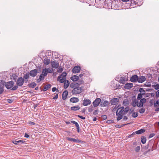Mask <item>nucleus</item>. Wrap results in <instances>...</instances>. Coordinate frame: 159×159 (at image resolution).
I'll return each instance as SVG.
<instances>
[{
	"instance_id": "1",
	"label": "nucleus",
	"mask_w": 159,
	"mask_h": 159,
	"mask_svg": "<svg viewBox=\"0 0 159 159\" xmlns=\"http://www.w3.org/2000/svg\"><path fill=\"white\" fill-rule=\"evenodd\" d=\"M70 87L73 89L71 91V93L73 94H80L82 91V88L78 86L77 84L76 83H71Z\"/></svg>"
},
{
	"instance_id": "2",
	"label": "nucleus",
	"mask_w": 159,
	"mask_h": 159,
	"mask_svg": "<svg viewBox=\"0 0 159 159\" xmlns=\"http://www.w3.org/2000/svg\"><path fill=\"white\" fill-rule=\"evenodd\" d=\"M24 82V80L23 78L19 77L17 80L16 84L19 86L22 85Z\"/></svg>"
},
{
	"instance_id": "3",
	"label": "nucleus",
	"mask_w": 159,
	"mask_h": 159,
	"mask_svg": "<svg viewBox=\"0 0 159 159\" xmlns=\"http://www.w3.org/2000/svg\"><path fill=\"white\" fill-rule=\"evenodd\" d=\"M124 107H122L119 108L117 110L116 112V115H121L124 116Z\"/></svg>"
},
{
	"instance_id": "4",
	"label": "nucleus",
	"mask_w": 159,
	"mask_h": 159,
	"mask_svg": "<svg viewBox=\"0 0 159 159\" xmlns=\"http://www.w3.org/2000/svg\"><path fill=\"white\" fill-rule=\"evenodd\" d=\"M14 84V83L13 81H10L6 83L5 86L7 89H9L13 86Z\"/></svg>"
},
{
	"instance_id": "5",
	"label": "nucleus",
	"mask_w": 159,
	"mask_h": 159,
	"mask_svg": "<svg viewBox=\"0 0 159 159\" xmlns=\"http://www.w3.org/2000/svg\"><path fill=\"white\" fill-rule=\"evenodd\" d=\"M101 103V99L100 98H97L93 102V105L94 107H98Z\"/></svg>"
},
{
	"instance_id": "6",
	"label": "nucleus",
	"mask_w": 159,
	"mask_h": 159,
	"mask_svg": "<svg viewBox=\"0 0 159 159\" xmlns=\"http://www.w3.org/2000/svg\"><path fill=\"white\" fill-rule=\"evenodd\" d=\"M146 102V99L145 98H143L141 99L140 102L138 103L137 105V106L139 107H142L143 106V104L145 103Z\"/></svg>"
},
{
	"instance_id": "7",
	"label": "nucleus",
	"mask_w": 159,
	"mask_h": 159,
	"mask_svg": "<svg viewBox=\"0 0 159 159\" xmlns=\"http://www.w3.org/2000/svg\"><path fill=\"white\" fill-rule=\"evenodd\" d=\"M80 69L81 68L80 66H75L72 70V71L74 73H78L80 71Z\"/></svg>"
},
{
	"instance_id": "8",
	"label": "nucleus",
	"mask_w": 159,
	"mask_h": 159,
	"mask_svg": "<svg viewBox=\"0 0 159 159\" xmlns=\"http://www.w3.org/2000/svg\"><path fill=\"white\" fill-rule=\"evenodd\" d=\"M91 104V101L89 99H87L84 98L83 100V102L82 103L83 105L84 106H87Z\"/></svg>"
},
{
	"instance_id": "9",
	"label": "nucleus",
	"mask_w": 159,
	"mask_h": 159,
	"mask_svg": "<svg viewBox=\"0 0 159 159\" xmlns=\"http://www.w3.org/2000/svg\"><path fill=\"white\" fill-rule=\"evenodd\" d=\"M119 99L115 98L112 99L111 100L110 102L111 105H116L117 104V103L119 102Z\"/></svg>"
},
{
	"instance_id": "10",
	"label": "nucleus",
	"mask_w": 159,
	"mask_h": 159,
	"mask_svg": "<svg viewBox=\"0 0 159 159\" xmlns=\"http://www.w3.org/2000/svg\"><path fill=\"white\" fill-rule=\"evenodd\" d=\"M38 71L37 69H34L31 70L30 72V75L32 77L36 76L37 73Z\"/></svg>"
},
{
	"instance_id": "11",
	"label": "nucleus",
	"mask_w": 159,
	"mask_h": 159,
	"mask_svg": "<svg viewBox=\"0 0 159 159\" xmlns=\"http://www.w3.org/2000/svg\"><path fill=\"white\" fill-rule=\"evenodd\" d=\"M138 80V76L136 75L132 76L130 78V81L132 82H135Z\"/></svg>"
},
{
	"instance_id": "12",
	"label": "nucleus",
	"mask_w": 159,
	"mask_h": 159,
	"mask_svg": "<svg viewBox=\"0 0 159 159\" xmlns=\"http://www.w3.org/2000/svg\"><path fill=\"white\" fill-rule=\"evenodd\" d=\"M51 65L52 67L57 69L58 67L59 63L56 61H53L51 62Z\"/></svg>"
},
{
	"instance_id": "13",
	"label": "nucleus",
	"mask_w": 159,
	"mask_h": 159,
	"mask_svg": "<svg viewBox=\"0 0 159 159\" xmlns=\"http://www.w3.org/2000/svg\"><path fill=\"white\" fill-rule=\"evenodd\" d=\"M108 104V102L107 101H101L100 106L102 107H105L107 106Z\"/></svg>"
},
{
	"instance_id": "14",
	"label": "nucleus",
	"mask_w": 159,
	"mask_h": 159,
	"mask_svg": "<svg viewBox=\"0 0 159 159\" xmlns=\"http://www.w3.org/2000/svg\"><path fill=\"white\" fill-rule=\"evenodd\" d=\"M133 84L131 83H126L125 86V88L127 89H130L133 86Z\"/></svg>"
},
{
	"instance_id": "15",
	"label": "nucleus",
	"mask_w": 159,
	"mask_h": 159,
	"mask_svg": "<svg viewBox=\"0 0 159 159\" xmlns=\"http://www.w3.org/2000/svg\"><path fill=\"white\" fill-rule=\"evenodd\" d=\"M68 92L67 90H65L62 93V98L63 100H65L67 98Z\"/></svg>"
},
{
	"instance_id": "16",
	"label": "nucleus",
	"mask_w": 159,
	"mask_h": 159,
	"mask_svg": "<svg viewBox=\"0 0 159 159\" xmlns=\"http://www.w3.org/2000/svg\"><path fill=\"white\" fill-rule=\"evenodd\" d=\"M146 80V78L144 76H141L138 77V81L139 82L142 83Z\"/></svg>"
},
{
	"instance_id": "17",
	"label": "nucleus",
	"mask_w": 159,
	"mask_h": 159,
	"mask_svg": "<svg viewBox=\"0 0 159 159\" xmlns=\"http://www.w3.org/2000/svg\"><path fill=\"white\" fill-rule=\"evenodd\" d=\"M79 101V100L77 98H72L70 99V102L73 103L77 102H78Z\"/></svg>"
},
{
	"instance_id": "18",
	"label": "nucleus",
	"mask_w": 159,
	"mask_h": 159,
	"mask_svg": "<svg viewBox=\"0 0 159 159\" xmlns=\"http://www.w3.org/2000/svg\"><path fill=\"white\" fill-rule=\"evenodd\" d=\"M70 79L73 81H76L79 79V76L76 75H74L70 77Z\"/></svg>"
},
{
	"instance_id": "19",
	"label": "nucleus",
	"mask_w": 159,
	"mask_h": 159,
	"mask_svg": "<svg viewBox=\"0 0 159 159\" xmlns=\"http://www.w3.org/2000/svg\"><path fill=\"white\" fill-rule=\"evenodd\" d=\"M12 142L13 143L16 145L18 143H20L21 144L25 142V141H23L22 140H19L18 141H17L16 140H13L12 141Z\"/></svg>"
},
{
	"instance_id": "20",
	"label": "nucleus",
	"mask_w": 159,
	"mask_h": 159,
	"mask_svg": "<svg viewBox=\"0 0 159 159\" xmlns=\"http://www.w3.org/2000/svg\"><path fill=\"white\" fill-rule=\"evenodd\" d=\"M138 101L136 99H134L132 103V106L133 107H135L136 106H137L138 104Z\"/></svg>"
},
{
	"instance_id": "21",
	"label": "nucleus",
	"mask_w": 159,
	"mask_h": 159,
	"mask_svg": "<svg viewBox=\"0 0 159 159\" xmlns=\"http://www.w3.org/2000/svg\"><path fill=\"white\" fill-rule=\"evenodd\" d=\"M80 107L79 105L75 106H73L71 107L70 109L72 111H77L80 109Z\"/></svg>"
},
{
	"instance_id": "22",
	"label": "nucleus",
	"mask_w": 159,
	"mask_h": 159,
	"mask_svg": "<svg viewBox=\"0 0 159 159\" xmlns=\"http://www.w3.org/2000/svg\"><path fill=\"white\" fill-rule=\"evenodd\" d=\"M44 76H43L41 74L39 76V78L36 80L37 82L39 83L41 81L44 80Z\"/></svg>"
},
{
	"instance_id": "23",
	"label": "nucleus",
	"mask_w": 159,
	"mask_h": 159,
	"mask_svg": "<svg viewBox=\"0 0 159 159\" xmlns=\"http://www.w3.org/2000/svg\"><path fill=\"white\" fill-rule=\"evenodd\" d=\"M145 131V129H141L138 131H136L135 132V133L136 134H139L144 133Z\"/></svg>"
},
{
	"instance_id": "24",
	"label": "nucleus",
	"mask_w": 159,
	"mask_h": 159,
	"mask_svg": "<svg viewBox=\"0 0 159 159\" xmlns=\"http://www.w3.org/2000/svg\"><path fill=\"white\" fill-rule=\"evenodd\" d=\"M70 84V82L68 80H66L65 81L64 85V88L66 89L68 88Z\"/></svg>"
},
{
	"instance_id": "25",
	"label": "nucleus",
	"mask_w": 159,
	"mask_h": 159,
	"mask_svg": "<svg viewBox=\"0 0 159 159\" xmlns=\"http://www.w3.org/2000/svg\"><path fill=\"white\" fill-rule=\"evenodd\" d=\"M61 76H58L57 78V80L59 81L61 83H63L65 82V81H66V78H61Z\"/></svg>"
},
{
	"instance_id": "26",
	"label": "nucleus",
	"mask_w": 159,
	"mask_h": 159,
	"mask_svg": "<svg viewBox=\"0 0 159 159\" xmlns=\"http://www.w3.org/2000/svg\"><path fill=\"white\" fill-rule=\"evenodd\" d=\"M36 85V84L34 82H32L28 85V86L30 88H34Z\"/></svg>"
},
{
	"instance_id": "27",
	"label": "nucleus",
	"mask_w": 159,
	"mask_h": 159,
	"mask_svg": "<svg viewBox=\"0 0 159 159\" xmlns=\"http://www.w3.org/2000/svg\"><path fill=\"white\" fill-rule=\"evenodd\" d=\"M48 70L46 68L43 69L42 71L41 75H42L43 76H46L48 74Z\"/></svg>"
},
{
	"instance_id": "28",
	"label": "nucleus",
	"mask_w": 159,
	"mask_h": 159,
	"mask_svg": "<svg viewBox=\"0 0 159 159\" xmlns=\"http://www.w3.org/2000/svg\"><path fill=\"white\" fill-rule=\"evenodd\" d=\"M74 83L77 84L78 86H80V85L84 84V81L82 79H81L79 80L78 81V82H74Z\"/></svg>"
},
{
	"instance_id": "29",
	"label": "nucleus",
	"mask_w": 159,
	"mask_h": 159,
	"mask_svg": "<svg viewBox=\"0 0 159 159\" xmlns=\"http://www.w3.org/2000/svg\"><path fill=\"white\" fill-rule=\"evenodd\" d=\"M141 142L143 144H144L146 141V138L144 136H142L141 137Z\"/></svg>"
},
{
	"instance_id": "30",
	"label": "nucleus",
	"mask_w": 159,
	"mask_h": 159,
	"mask_svg": "<svg viewBox=\"0 0 159 159\" xmlns=\"http://www.w3.org/2000/svg\"><path fill=\"white\" fill-rule=\"evenodd\" d=\"M50 63V60L48 58H46L44 59V63L45 65H48Z\"/></svg>"
},
{
	"instance_id": "31",
	"label": "nucleus",
	"mask_w": 159,
	"mask_h": 159,
	"mask_svg": "<svg viewBox=\"0 0 159 159\" xmlns=\"http://www.w3.org/2000/svg\"><path fill=\"white\" fill-rule=\"evenodd\" d=\"M129 110V107H127L125 108L124 109V115H125L126 113H127L128 111Z\"/></svg>"
},
{
	"instance_id": "32",
	"label": "nucleus",
	"mask_w": 159,
	"mask_h": 159,
	"mask_svg": "<svg viewBox=\"0 0 159 159\" xmlns=\"http://www.w3.org/2000/svg\"><path fill=\"white\" fill-rule=\"evenodd\" d=\"M129 101L127 99H125L123 102V104L124 105L127 106L129 105Z\"/></svg>"
},
{
	"instance_id": "33",
	"label": "nucleus",
	"mask_w": 159,
	"mask_h": 159,
	"mask_svg": "<svg viewBox=\"0 0 159 159\" xmlns=\"http://www.w3.org/2000/svg\"><path fill=\"white\" fill-rule=\"evenodd\" d=\"M73 142L74 143H81L82 141L80 140H79L78 139H74Z\"/></svg>"
},
{
	"instance_id": "34",
	"label": "nucleus",
	"mask_w": 159,
	"mask_h": 159,
	"mask_svg": "<svg viewBox=\"0 0 159 159\" xmlns=\"http://www.w3.org/2000/svg\"><path fill=\"white\" fill-rule=\"evenodd\" d=\"M152 87H153L155 89L157 90L159 89V84H157V85H153Z\"/></svg>"
},
{
	"instance_id": "35",
	"label": "nucleus",
	"mask_w": 159,
	"mask_h": 159,
	"mask_svg": "<svg viewBox=\"0 0 159 159\" xmlns=\"http://www.w3.org/2000/svg\"><path fill=\"white\" fill-rule=\"evenodd\" d=\"M67 74L65 72H63L61 75L60 76L61 77L63 78H66L65 77L66 76Z\"/></svg>"
},
{
	"instance_id": "36",
	"label": "nucleus",
	"mask_w": 159,
	"mask_h": 159,
	"mask_svg": "<svg viewBox=\"0 0 159 159\" xmlns=\"http://www.w3.org/2000/svg\"><path fill=\"white\" fill-rule=\"evenodd\" d=\"M159 105V102L157 101L156 102L155 101L154 103V107H157Z\"/></svg>"
},
{
	"instance_id": "37",
	"label": "nucleus",
	"mask_w": 159,
	"mask_h": 159,
	"mask_svg": "<svg viewBox=\"0 0 159 159\" xmlns=\"http://www.w3.org/2000/svg\"><path fill=\"white\" fill-rule=\"evenodd\" d=\"M145 109H144L143 108H141L139 110V111L140 113L142 114V113H144V112H145Z\"/></svg>"
},
{
	"instance_id": "38",
	"label": "nucleus",
	"mask_w": 159,
	"mask_h": 159,
	"mask_svg": "<svg viewBox=\"0 0 159 159\" xmlns=\"http://www.w3.org/2000/svg\"><path fill=\"white\" fill-rule=\"evenodd\" d=\"M143 94L141 93L139 94L137 97V99L138 100H141V99H142V98L143 97Z\"/></svg>"
},
{
	"instance_id": "39",
	"label": "nucleus",
	"mask_w": 159,
	"mask_h": 159,
	"mask_svg": "<svg viewBox=\"0 0 159 159\" xmlns=\"http://www.w3.org/2000/svg\"><path fill=\"white\" fill-rule=\"evenodd\" d=\"M117 116H118L117 118V120H121L123 116L121 115H116Z\"/></svg>"
},
{
	"instance_id": "40",
	"label": "nucleus",
	"mask_w": 159,
	"mask_h": 159,
	"mask_svg": "<svg viewBox=\"0 0 159 159\" xmlns=\"http://www.w3.org/2000/svg\"><path fill=\"white\" fill-rule=\"evenodd\" d=\"M138 116L137 112H133L132 114V116L134 118Z\"/></svg>"
},
{
	"instance_id": "41",
	"label": "nucleus",
	"mask_w": 159,
	"mask_h": 159,
	"mask_svg": "<svg viewBox=\"0 0 159 159\" xmlns=\"http://www.w3.org/2000/svg\"><path fill=\"white\" fill-rule=\"evenodd\" d=\"M29 75L28 74H26L24 75V78L25 79H27L29 78Z\"/></svg>"
},
{
	"instance_id": "42",
	"label": "nucleus",
	"mask_w": 159,
	"mask_h": 159,
	"mask_svg": "<svg viewBox=\"0 0 159 159\" xmlns=\"http://www.w3.org/2000/svg\"><path fill=\"white\" fill-rule=\"evenodd\" d=\"M139 91L140 93H143L142 94L144 95L145 93V91L143 89V88H140L139 89Z\"/></svg>"
},
{
	"instance_id": "43",
	"label": "nucleus",
	"mask_w": 159,
	"mask_h": 159,
	"mask_svg": "<svg viewBox=\"0 0 159 159\" xmlns=\"http://www.w3.org/2000/svg\"><path fill=\"white\" fill-rule=\"evenodd\" d=\"M93 110V107L92 106V105H91L90 107H89L88 109V111L90 112H91Z\"/></svg>"
},
{
	"instance_id": "44",
	"label": "nucleus",
	"mask_w": 159,
	"mask_h": 159,
	"mask_svg": "<svg viewBox=\"0 0 159 159\" xmlns=\"http://www.w3.org/2000/svg\"><path fill=\"white\" fill-rule=\"evenodd\" d=\"M63 70V68L60 67L58 68L57 71L59 73H61L62 71Z\"/></svg>"
},
{
	"instance_id": "45",
	"label": "nucleus",
	"mask_w": 159,
	"mask_h": 159,
	"mask_svg": "<svg viewBox=\"0 0 159 159\" xmlns=\"http://www.w3.org/2000/svg\"><path fill=\"white\" fill-rule=\"evenodd\" d=\"M71 122L73 124H75V125L76 127L79 125L75 121L72 120L71 121Z\"/></svg>"
},
{
	"instance_id": "46",
	"label": "nucleus",
	"mask_w": 159,
	"mask_h": 159,
	"mask_svg": "<svg viewBox=\"0 0 159 159\" xmlns=\"http://www.w3.org/2000/svg\"><path fill=\"white\" fill-rule=\"evenodd\" d=\"M140 147L139 146H137L135 148V150L137 152H138L140 150Z\"/></svg>"
},
{
	"instance_id": "47",
	"label": "nucleus",
	"mask_w": 159,
	"mask_h": 159,
	"mask_svg": "<svg viewBox=\"0 0 159 159\" xmlns=\"http://www.w3.org/2000/svg\"><path fill=\"white\" fill-rule=\"evenodd\" d=\"M66 139L69 141L73 142L74 139V138H72L70 137H67L66 138Z\"/></svg>"
},
{
	"instance_id": "48",
	"label": "nucleus",
	"mask_w": 159,
	"mask_h": 159,
	"mask_svg": "<svg viewBox=\"0 0 159 159\" xmlns=\"http://www.w3.org/2000/svg\"><path fill=\"white\" fill-rule=\"evenodd\" d=\"M18 86H17V85H16V86H14V87H13L11 89V90H16L18 88Z\"/></svg>"
},
{
	"instance_id": "49",
	"label": "nucleus",
	"mask_w": 159,
	"mask_h": 159,
	"mask_svg": "<svg viewBox=\"0 0 159 159\" xmlns=\"http://www.w3.org/2000/svg\"><path fill=\"white\" fill-rule=\"evenodd\" d=\"M48 71L49 73H52L53 71V70L52 68H48Z\"/></svg>"
},
{
	"instance_id": "50",
	"label": "nucleus",
	"mask_w": 159,
	"mask_h": 159,
	"mask_svg": "<svg viewBox=\"0 0 159 159\" xmlns=\"http://www.w3.org/2000/svg\"><path fill=\"white\" fill-rule=\"evenodd\" d=\"M120 81L122 83H123L125 81L124 78V77H121L120 78Z\"/></svg>"
},
{
	"instance_id": "51",
	"label": "nucleus",
	"mask_w": 159,
	"mask_h": 159,
	"mask_svg": "<svg viewBox=\"0 0 159 159\" xmlns=\"http://www.w3.org/2000/svg\"><path fill=\"white\" fill-rule=\"evenodd\" d=\"M45 86H46V87L47 88V90H48V89H49L51 88V85L50 84H48L47 85H46Z\"/></svg>"
},
{
	"instance_id": "52",
	"label": "nucleus",
	"mask_w": 159,
	"mask_h": 159,
	"mask_svg": "<svg viewBox=\"0 0 159 159\" xmlns=\"http://www.w3.org/2000/svg\"><path fill=\"white\" fill-rule=\"evenodd\" d=\"M113 122H114V121L113 120H107V123L108 124L113 123Z\"/></svg>"
},
{
	"instance_id": "53",
	"label": "nucleus",
	"mask_w": 159,
	"mask_h": 159,
	"mask_svg": "<svg viewBox=\"0 0 159 159\" xmlns=\"http://www.w3.org/2000/svg\"><path fill=\"white\" fill-rule=\"evenodd\" d=\"M98 110H95L93 112V114L94 115H96L98 114Z\"/></svg>"
},
{
	"instance_id": "54",
	"label": "nucleus",
	"mask_w": 159,
	"mask_h": 159,
	"mask_svg": "<svg viewBox=\"0 0 159 159\" xmlns=\"http://www.w3.org/2000/svg\"><path fill=\"white\" fill-rule=\"evenodd\" d=\"M58 98V94L57 93L56 94L54 97L53 98V99L55 100L57 99Z\"/></svg>"
},
{
	"instance_id": "55",
	"label": "nucleus",
	"mask_w": 159,
	"mask_h": 159,
	"mask_svg": "<svg viewBox=\"0 0 159 159\" xmlns=\"http://www.w3.org/2000/svg\"><path fill=\"white\" fill-rule=\"evenodd\" d=\"M57 90V92H58V90L57 89L56 87H53L52 89V91L53 92H55V91H56Z\"/></svg>"
},
{
	"instance_id": "56",
	"label": "nucleus",
	"mask_w": 159,
	"mask_h": 159,
	"mask_svg": "<svg viewBox=\"0 0 159 159\" xmlns=\"http://www.w3.org/2000/svg\"><path fill=\"white\" fill-rule=\"evenodd\" d=\"M155 135V134L154 133H152L150 134L149 136V138H151L153 137Z\"/></svg>"
},
{
	"instance_id": "57",
	"label": "nucleus",
	"mask_w": 159,
	"mask_h": 159,
	"mask_svg": "<svg viewBox=\"0 0 159 159\" xmlns=\"http://www.w3.org/2000/svg\"><path fill=\"white\" fill-rule=\"evenodd\" d=\"M78 117L84 120L85 119V117H83V116H80V115H78Z\"/></svg>"
},
{
	"instance_id": "58",
	"label": "nucleus",
	"mask_w": 159,
	"mask_h": 159,
	"mask_svg": "<svg viewBox=\"0 0 159 159\" xmlns=\"http://www.w3.org/2000/svg\"><path fill=\"white\" fill-rule=\"evenodd\" d=\"M102 118L104 119V120H105L106 119L107 117V116L106 115H103L102 116Z\"/></svg>"
},
{
	"instance_id": "59",
	"label": "nucleus",
	"mask_w": 159,
	"mask_h": 159,
	"mask_svg": "<svg viewBox=\"0 0 159 159\" xmlns=\"http://www.w3.org/2000/svg\"><path fill=\"white\" fill-rule=\"evenodd\" d=\"M135 132H133L132 134H131L130 135H129V137H133L134 136V135L135 134Z\"/></svg>"
},
{
	"instance_id": "60",
	"label": "nucleus",
	"mask_w": 159,
	"mask_h": 159,
	"mask_svg": "<svg viewBox=\"0 0 159 159\" xmlns=\"http://www.w3.org/2000/svg\"><path fill=\"white\" fill-rule=\"evenodd\" d=\"M7 101L9 103H11L13 102V100L11 99L7 100Z\"/></svg>"
},
{
	"instance_id": "61",
	"label": "nucleus",
	"mask_w": 159,
	"mask_h": 159,
	"mask_svg": "<svg viewBox=\"0 0 159 159\" xmlns=\"http://www.w3.org/2000/svg\"><path fill=\"white\" fill-rule=\"evenodd\" d=\"M29 124L30 125H35V123L34 122L32 121H29Z\"/></svg>"
},
{
	"instance_id": "62",
	"label": "nucleus",
	"mask_w": 159,
	"mask_h": 159,
	"mask_svg": "<svg viewBox=\"0 0 159 159\" xmlns=\"http://www.w3.org/2000/svg\"><path fill=\"white\" fill-rule=\"evenodd\" d=\"M156 97L157 98H158L159 97V90L157 91L156 93Z\"/></svg>"
},
{
	"instance_id": "63",
	"label": "nucleus",
	"mask_w": 159,
	"mask_h": 159,
	"mask_svg": "<svg viewBox=\"0 0 159 159\" xmlns=\"http://www.w3.org/2000/svg\"><path fill=\"white\" fill-rule=\"evenodd\" d=\"M149 147V145L147 144L146 146H145V147H144V148L145 149H148Z\"/></svg>"
},
{
	"instance_id": "64",
	"label": "nucleus",
	"mask_w": 159,
	"mask_h": 159,
	"mask_svg": "<svg viewBox=\"0 0 159 159\" xmlns=\"http://www.w3.org/2000/svg\"><path fill=\"white\" fill-rule=\"evenodd\" d=\"M76 127V128L77 129V132L78 133H79L80 131V128L79 125H78V126H77Z\"/></svg>"
}]
</instances>
